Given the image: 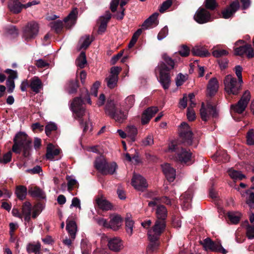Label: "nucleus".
I'll use <instances>...</instances> for the list:
<instances>
[{"label": "nucleus", "instance_id": "obj_1", "mask_svg": "<svg viewBox=\"0 0 254 254\" xmlns=\"http://www.w3.org/2000/svg\"><path fill=\"white\" fill-rule=\"evenodd\" d=\"M163 61H160L155 69L156 74L159 73L157 79L164 90L168 89L171 84V71L175 65V61L166 53L162 55Z\"/></svg>", "mask_w": 254, "mask_h": 254}, {"label": "nucleus", "instance_id": "obj_2", "mask_svg": "<svg viewBox=\"0 0 254 254\" xmlns=\"http://www.w3.org/2000/svg\"><path fill=\"white\" fill-rule=\"evenodd\" d=\"M135 102L133 95L128 96L125 99L126 109L127 111H124L122 109L118 108L113 100H108L105 106V113L110 118L115 120L119 123L125 122L127 117V110L131 108Z\"/></svg>", "mask_w": 254, "mask_h": 254}, {"label": "nucleus", "instance_id": "obj_3", "mask_svg": "<svg viewBox=\"0 0 254 254\" xmlns=\"http://www.w3.org/2000/svg\"><path fill=\"white\" fill-rule=\"evenodd\" d=\"M234 70L239 81L231 74L226 75L224 79L225 90L228 95H237L241 90V84L243 83V68L241 65H238L235 67Z\"/></svg>", "mask_w": 254, "mask_h": 254}, {"label": "nucleus", "instance_id": "obj_4", "mask_svg": "<svg viewBox=\"0 0 254 254\" xmlns=\"http://www.w3.org/2000/svg\"><path fill=\"white\" fill-rule=\"evenodd\" d=\"M13 142L12 151L14 153L20 154L22 149L23 156L24 157L29 156L32 140L27 134L23 132H19L14 137Z\"/></svg>", "mask_w": 254, "mask_h": 254}, {"label": "nucleus", "instance_id": "obj_5", "mask_svg": "<svg viewBox=\"0 0 254 254\" xmlns=\"http://www.w3.org/2000/svg\"><path fill=\"white\" fill-rule=\"evenodd\" d=\"M80 92L79 96L75 97L71 104L72 112L78 118H81L84 115L85 109L83 106L84 102L87 101L89 104H91L88 90L86 88H82L80 90Z\"/></svg>", "mask_w": 254, "mask_h": 254}, {"label": "nucleus", "instance_id": "obj_6", "mask_svg": "<svg viewBox=\"0 0 254 254\" xmlns=\"http://www.w3.org/2000/svg\"><path fill=\"white\" fill-rule=\"evenodd\" d=\"M169 150L176 152L175 158L177 161L188 165L192 164V153L190 149L179 146L172 142L169 145Z\"/></svg>", "mask_w": 254, "mask_h": 254}, {"label": "nucleus", "instance_id": "obj_7", "mask_svg": "<svg viewBox=\"0 0 254 254\" xmlns=\"http://www.w3.org/2000/svg\"><path fill=\"white\" fill-rule=\"evenodd\" d=\"M95 168L103 175H113L118 168L115 162L108 163L103 158H98L94 162Z\"/></svg>", "mask_w": 254, "mask_h": 254}, {"label": "nucleus", "instance_id": "obj_8", "mask_svg": "<svg viewBox=\"0 0 254 254\" xmlns=\"http://www.w3.org/2000/svg\"><path fill=\"white\" fill-rule=\"evenodd\" d=\"M179 136L182 142L186 145H191L193 133L190 127L186 122H183L179 127Z\"/></svg>", "mask_w": 254, "mask_h": 254}, {"label": "nucleus", "instance_id": "obj_9", "mask_svg": "<svg viewBox=\"0 0 254 254\" xmlns=\"http://www.w3.org/2000/svg\"><path fill=\"white\" fill-rule=\"evenodd\" d=\"M200 244L205 251L220 253L223 254L227 253V251L222 246L220 242L213 241L209 237L206 238L203 241H200Z\"/></svg>", "mask_w": 254, "mask_h": 254}, {"label": "nucleus", "instance_id": "obj_10", "mask_svg": "<svg viewBox=\"0 0 254 254\" xmlns=\"http://www.w3.org/2000/svg\"><path fill=\"white\" fill-rule=\"evenodd\" d=\"M39 30V24L35 21L28 22L23 30V37L27 41L35 39Z\"/></svg>", "mask_w": 254, "mask_h": 254}, {"label": "nucleus", "instance_id": "obj_11", "mask_svg": "<svg viewBox=\"0 0 254 254\" xmlns=\"http://www.w3.org/2000/svg\"><path fill=\"white\" fill-rule=\"evenodd\" d=\"M194 20L199 24H204L212 20L210 12L204 7H199L194 15Z\"/></svg>", "mask_w": 254, "mask_h": 254}, {"label": "nucleus", "instance_id": "obj_12", "mask_svg": "<svg viewBox=\"0 0 254 254\" xmlns=\"http://www.w3.org/2000/svg\"><path fill=\"white\" fill-rule=\"evenodd\" d=\"M237 43L243 44L239 47L235 48V53L236 55L242 56L244 54L247 55L249 59L252 58L254 57V49L251 44L245 43L243 40H239Z\"/></svg>", "mask_w": 254, "mask_h": 254}, {"label": "nucleus", "instance_id": "obj_13", "mask_svg": "<svg viewBox=\"0 0 254 254\" xmlns=\"http://www.w3.org/2000/svg\"><path fill=\"white\" fill-rule=\"evenodd\" d=\"M131 183L136 190L140 191H143L147 187L146 180L140 175L134 174Z\"/></svg>", "mask_w": 254, "mask_h": 254}, {"label": "nucleus", "instance_id": "obj_14", "mask_svg": "<svg viewBox=\"0 0 254 254\" xmlns=\"http://www.w3.org/2000/svg\"><path fill=\"white\" fill-rule=\"evenodd\" d=\"M158 111V108L154 106L149 107L144 110L141 116V124L142 125L147 124Z\"/></svg>", "mask_w": 254, "mask_h": 254}, {"label": "nucleus", "instance_id": "obj_15", "mask_svg": "<svg viewBox=\"0 0 254 254\" xmlns=\"http://www.w3.org/2000/svg\"><path fill=\"white\" fill-rule=\"evenodd\" d=\"M239 7L240 3L238 0L233 1L229 7L222 11V17L225 19L231 17Z\"/></svg>", "mask_w": 254, "mask_h": 254}, {"label": "nucleus", "instance_id": "obj_16", "mask_svg": "<svg viewBox=\"0 0 254 254\" xmlns=\"http://www.w3.org/2000/svg\"><path fill=\"white\" fill-rule=\"evenodd\" d=\"M219 88L218 81L216 78L212 77L208 81L207 87V95L213 97L217 92Z\"/></svg>", "mask_w": 254, "mask_h": 254}, {"label": "nucleus", "instance_id": "obj_17", "mask_svg": "<svg viewBox=\"0 0 254 254\" xmlns=\"http://www.w3.org/2000/svg\"><path fill=\"white\" fill-rule=\"evenodd\" d=\"M77 13L78 11L77 8H74L69 14L64 18V21L65 23L66 28L69 29L75 24L77 17Z\"/></svg>", "mask_w": 254, "mask_h": 254}, {"label": "nucleus", "instance_id": "obj_18", "mask_svg": "<svg viewBox=\"0 0 254 254\" xmlns=\"http://www.w3.org/2000/svg\"><path fill=\"white\" fill-rule=\"evenodd\" d=\"M158 15V13L155 12L147 18L142 24V29H147L148 28L156 26L159 23L157 19Z\"/></svg>", "mask_w": 254, "mask_h": 254}, {"label": "nucleus", "instance_id": "obj_19", "mask_svg": "<svg viewBox=\"0 0 254 254\" xmlns=\"http://www.w3.org/2000/svg\"><path fill=\"white\" fill-rule=\"evenodd\" d=\"M162 167L163 172L167 180L170 182H173L176 177V170L168 163L162 165Z\"/></svg>", "mask_w": 254, "mask_h": 254}, {"label": "nucleus", "instance_id": "obj_20", "mask_svg": "<svg viewBox=\"0 0 254 254\" xmlns=\"http://www.w3.org/2000/svg\"><path fill=\"white\" fill-rule=\"evenodd\" d=\"M108 246L110 250L116 252H119L123 248L122 240L120 238L116 237L109 240Z\"/></svg>", "mask_w": 254, "mask_h": 254}, {"label": "nucleus", "instance_id": "obj_21", "mask_svg": "<svg viewBox=\"0 0 254 254\" xmlns=\"http://www.w3.org/2000/svg\"><path fill=\"white\" fill-rule=\"evenodd\" d=\"M19 0H9L8 7L10 11L14 14L20 13L24 7V4Z\"/></svg>", "mask_w": 254, "mask_h": 254}, {"label": "nucleus", "instance_id": "obj_22", "mask_svg": "<svg viewBox=\"0 0 254 254\" xmlns=\"http://www.w3.org/2000/svg\"><path fill=\"white\" fill-rule=\"evenodd\" d=\"M192 194L191 191L188 190L181 195L180 199L184 208L189 209L191 206Z\"/></svg>", "mask_w": 254, "mask_h": 254}, {"label": "nucleus", "instance_id": "obj_23", "mask_svg": "<svg viewBox=\"0 0 254 254\" xmlns=\"http://www.w3.org/2000/svg\"><path fill=\"white\" fill-rule=\"evenodd\" d=\"M66 230L70 235L71 239H74L77 231V225L75 221L67 219L66 221Z\"/></svg>", "mask_w": 254, "mask_h": 254}, {"label": "nucleus", "instance_id": "obj_24", "mask_svg": "<svg viewBox=\"0 0 254 254\" xmlns=\"http://www.w3.org/2000/svg\"><path fill=\"white\" fill-rule=\"evenodd\" d=\"M191 52L193 56L200 57H207L210 55L207 49L199 46L193 47L191 50Z\"/></svg>", "mask_w": 254, "mask_h": 254}, {"label": "nucleus", "instance_id": "obj_25", "mask_svg": "<svg viewBox=\"0 0 254 254\" xmlns=\"http://www.w3.org/2000/svg\"><path fill=\"white\" fill-rule=\"evenodd\" d=\"M200 114L201 119L205 122L207 121L209 115L212 116L213 118H216L218 116V112L216 107L214 108V110L211 111V113H208L206 109L204 107V103H202L201 104V107L200 109Z\"/></svg>", "mask_w": 254, "mask_h": 254}, {"label": "nucleus", "instance_id": "obj_26", "mask_svg": "<svg viewBox=\"0 0 254 254\" xmlns=\"http://www.w3.org/2000/svg\"><path fill=\"white\" fill-rule=\"evenodd\" d=\"M242 217V214L238 211H229L226 213V218L232 224H237L239 223Z\"/></svg>", "mask_w": 254, "mask_h": 254}, {"label": "nucleus", "instance_id": "obj_27", "mask_svg": "<svg viewBox=\"0 0 254 254\" xmlns=\"http://www.w3.org/2000/svg\"><path fill=\"white\" fill-rule=\"evenodd\" d=\"M96 201L98 207L103 211L111 210L113 207L110 202L103 198H97Z\"/></svg>", "mask_w": 254, "mask_h": 254}, {"label": "nucleus", "instance_id": "obj_28", "mask_svg": "<svg viewBox=\"0 0 254 254\" xmlns=\"http://www.w3.org/2000/svg\"><path fill=\"white\" fill-rule=\"evenodd\" d=\"M30 87L33 92L39 93L40 89L42 87L41 80L37 77H34L30 80Z\"/></svg>", "mask_w": 254, "mask_h": 254}, {"label": "nucleus", "instance_id": "obj_29", "mask_svg": "<svg viewBox=\"0 0 254 254\" xmlns=\"http://www.w3.org/2000/svg\"><path fill=\"white\" fill-rule=\"evenodd\" d=\"M54 145L52 143H49L46 150V157L48 160H53L55 156H57L60 154L59 149H54Z\"/></svg>", "mask_w": 254, "mask_h": 254}, {"label": "nucleus", "instance_id": "obj_30", "mask_svg": "<svg viewBox=\"0 0 254 254\" xmlns=\"http://www.w3.org/2000/svg\"><path fill=\"white\" fill-rule=\"evenodd\" d=\"M15 194L17 197L20 200H23L26 198L27 194V188L22 185L16 187Z\"/></svg>", "mask_w": 254, "mask_h": 254}, {"label": "nucleus", "instance_id": "obj_31", "mask_svg": "<svg viewBox=\"0 0 254 254\" xmlns=\"http://www.w3.org/2000/svg\"><path fill=\"white\" fill-rule=\"evenodd\" d=\"M28 193L32 197H36L41 199H44L46 197L43 190L37 187L30 188Z\"/></svg>", "mask_w": 254, "mask_h": 254}, {"label": "nucleus", "instance_id": "obj_32", "mask_svg": "<svg viewBox=\"0 0 254 254\" xmlns=\"http://www.w3.org/2000/svg\"><path fill=\"white\" fill-rule=\"evenodd\" d=\"M166 227L165 221L157 220L153 227V232L157 235H160Z\"/></svg>", "mask_w": 254, "mask_h": 254}, {"label": "nucleus", "instance_id": "obj_33", "mask_svg": "<svg viewBox=\"0 0 254 254\" xmlns=\"http://www.w3.org/2000/svg\"><path fill=\"white\" fill-rule=\"evenodd\" d=\"M158 220L165 221L167 216V210L166 207L163 205H159L156 211Z\"/></svg>", "mask_w": 254, "mask_h": 254}, {"label": "nucleus", "instance_id": "obj_34", "mask_svg": "<svg viewBox=\"0 0 254 254\" xmlns=\"http://www.w3.org/2000/svg\"><path fill=\"white\" fill-rule=\"evenodd\" d=\"M79 81L76 78L75 79H71L68 81V89L69 94L76 93L78 88Z\"/></svg>", "mask_w": 254, "mask_h": 254}, {"label": "nucleus", "instance_id": "obj_35", "mask_svg": "<svg viewBox=\"0 0 254 254\" xmlns=\"http://www.w3.org/2000/svg\"><path fill=\"white\" fill-rule=\"evenodd\" d=\"M247 105L239 100V101L235 104L231 105V109L235 112L239 114H242L246 110Z\"/></svg>", "mask_w": 254, "mask_h": 254}, {"label": "nucleus", "instance_id": "obj_36", "mask_svg": "<svg viewBox=\"0 0 254 254\" xmlns=\"http://www.w3.org/2000/svg\"><path fill=\"white\" fill-rule=\"evenodd\" d=\"M228 172L230 177L234 180H242L246 178L245 175L241 171H236L232 168L229 169Z\"/></svg>", "mask_w": 254, "mask_h": 254}, {"label": "nucleus", "instance_id": "obj_37", "mask_svg": "<svg viewBox=\"0 0 254 254\" xmlns=\"http://www.w3.org/2000/svg\"><path fill=\"white\" fill-rule=\"evenodd\" d=\"M27 252L29 253H34L35 254H41V244L38 243L36 244L29 243L26 247Z\"/></svg>", "mask_w": 254, "mask_h": 254}, {"label": "nucleus", "instance_id": "obj_38", "mask_svg": "<svg viewBox=\"0 0 254 254\" xmlns=\"http://www.w3.org/2000/svg\"><path fill=\"white\" fill-rule=\"evenodd\" d=\"M122 221V219L120 215H115L110 221L109 226L112 229H117Z\"/></svg>", "mask_w": 254, "mask_h": 254}, {"label": "nucleus", "instance_id": "obj_39", "mask_svg": "<svg viewBox=\"0 0 254 254\" xmlns=\"http://www.w3.org/2000/svg\"><path fill=\"white\" fill-rule=\"evenodd\" d=\"M51 27L57 34H60L63 31L64 23L61 20H57L51 23Z\"/></svg>", "mask_w": 254, "mask_h": 254}, {"label": "nucleus", "instance_id": "obj_40", "mask_svg": "<svg viewBox=\"0 0 254 254\" xmlns=\"http://www.w3.org/2000/svg\"><path fill=\"white\" fill-rule=\"evenodd\" d=\"M76 64L80 68H83L85 67V65L87 64V60L85 52H82L78 58L75 61Z\"/></svg>", "mask_w": 254, "mask_h": 254}, {"label": "nucleus", "instance_id": "obj_41", "mask_svg": "<svg viewBox=\"0 0 254 254\" xmlns=\"http://www.w3.org/2000/svg\"><path fill=\"white\" fill-rule=\"evenodd\" d=\"M130 216L131 215L130 214H127L125 219L126 231L129 235H131L132 234V229L134 224V222L130 218Z\"/></svg>", "mask_w": 254, "mask_h": 254}, {"label": "nucleus", "instance_id": "obj_42", "mask_svg": "<svg viewBox=\"0 0 254 254\" xmlns=\"http://www.w3.org/2000/svg\"><path fill=\"white\" fill-rule=\"evenodd\" d=\"M66 179L67 181V190L69 191L72 190L74 188H78L79 184L76 180L70 178L68 176H66Z\"/></svg>", "mask_w": 254, "mask_h": 254}, {"label": "nucleus", "instance_id": "obj_43", "mask_svg": "<svg viewBox=\"0 0 254 254\" xmlns=\"http://www.w3.org/2000/svg\"><path fill=\"white\" fill-rule=\"evenodd\" d=\"M107 81V86L111 89L115 88L117 85L118 81V77L114 76V75H110L108 77L106 78Z\"/></svg>", "mask_w": 254, "mask_h": 254}, {"label": "nucleus", "instance_id": "obj_44", "mask_svg": "<svg viewBox=\"0 0 254 254\" xmlns=\"http://www.w3.org/2000/svg\"><path fill=\"white\" fill-rule=\"evenodd\" d=\"M58 129L57 125L54 123L50 122L45 127V133L48 136H50L52 131H56Z\"/></svg>", "mask_w": 254, "mask_h": 254}, {"label": "nucleus", "instance_id": "obj_45", "mask_svg": "<svg viewBox=\"0 0 254 254\" xmlns=\"http://www.w3.org/2000/svg\"><path fill=\"white\" fill-rule=\"evenodd\" d=\"M204 4L207 10H214L218 5L216 0H205Z\"/></svg>", "mask_w": 254, "mask_h": 254}, {"label": "nucleus", "instance_id": "obj_46", "mask_svg": "<svg viewBox=\"0 0 254 254\" xmlns=\"http://www.w3.org/2000/svg\"><path fill=\"white\" fill-rule=\"evenodd\" d=\"M111 17L112 14L109 10H107L106 11L104 15H102L99 17V22L106 24L107 25V24L111 19Z\"/></svg>", "mask_w": 254, "mask_h": 254}, {"label": "nucleus", "instance_id": "obj_47", "mask_svg": "<svg viewBox=\"0 0 254 254\" xmlns=\"http://www.w3.org/2000/svg\"><path fill=\"white\" fill-rule=\"evenodd\" d=\"M127 133L132 141H134L135 136L137 133V128L133 126H128L127 127Z\"/></svg>", "mask_w": 254, "mask_h": 254}, {"label": "nucleus", "instance_id": "obj_48", "mask_svg": "<svg viewBox=\"0 0 254 254\" xmlns=\"http://www.w3.org/2000/svg\"><path fill=\"white\" fill-rule=\"evenodd\" d=\"M32 205L29 201H26L23 203L22 207V212L23 214H31Z\"/></svg>", "mask_w": 254, "mask_h": 254}, {"label": "nucleus", "instance_id": "obj_49", "mask_svg": "<svg viewBox=\"0 0 254 254\" xmlns=\"http://www.w3.org/2000/svg\"><path fill=\"white\" fill-rule=\"evenodd\" d=\"M190 51L189 47L185 45H182L179 51V53L182 57H187L190 55Z\"/></svg>", "mask_w": 254, "mask_h": 254}, {"label": "nucleus", "instance_id": "obj_50", "mask_svg": "<svg viewBox=\"0 0 254 254\" xmlns=\"http://www.w3.org/2000/svg\"><path fill=\"white\" fill-rule=\"evenodd\" d=\"M251 97L250 92L249 90L245 91L241 99L239 100L241 102L246 104L248 106V104L250 101Z\"/></svg>", "mask_w": 254, "mask_h": 254}, {"label": "nucleus", "instance_id": "obj_51", "mask_svg": "<svg viewBox=\"0 0 254 254\" xmlns=\"http://www.w3.org/2000/svg\"><path fill=\"white\" fill-rule=\"evenodd\" d=\"M247 144L250 145H254V130L250 129L247 134Z\"/></svg>", "mask_w": 254, "mask_h": 254}, {"label": "nucleus", "instance_id": "obj_52", "mask_svg": "<svg viewBox=\"0 0 254 254\" xmlns=\"http://www.w3.org/2000/svg\"><path fill=\"white\" fill-rule=\"evenodd\" d=\"M228 54V52L227 51L220 49H215L212 52L213 56L216 58H220Z\"/></svg>", "mask_w": 254, "mask_h": 254}, {"label": "nucleus", "instance_id": "obj_53", "mask_svg": "<svg viewBox=\"0 0 254 254\" xmlns=\"http://www.w3.org/2000/svg\"><path fill=\"white\" fill-rule=\"evenodd\" d=\"M246 222L248 224L247 226V236L248 239H253L254 238V226L250 225L248 224V220H246Z\"/></svg>", "mask_w": 254, "mask_h": 254}, {"label": "nucleus", "instance_id": "obj_54", "mask_svg": "<svg viewBox=\"0 0 254 254\" xmlns=\"http://www.w3.org/2000/svg\"><path fill=\"white\" fill-rule=\"evenodd\" d=\"M172 4V0H166L161 4L159 11L161 13H164L167 9H168Z\"/></svg>", "mask_w": 254, "mask_h": 254}, {"label": "nucleus", "instance_id": "obj_55", "mask_svg": "<svg viewBox=\"0 0 254 254\" xmlns=\"http://www.w3.org/2000/svg\"><path fill=\"white\" fill-rule=\"evenodd\" d=\"M4 72L9 74L7 79L10 80H14L18 77L17 72L16 70L8 68L5 70Z\"/></svg>", "mask_w": 254, "mask_h": 254}, {"label": "nucleus", "instance_id": "obj_56", "mask_svg": "<svg viewBox=\"0 0 254 254\" xmlns=\"http://www.w3.org/2000/svg\"><path fill=\"white\" fill-rule=\"evenodd\" d=\"M168 34V28L167 26L164 27L159 32L157 35V39L161 40L164 39Z\"/></svg>", "mask_w": 254, "mask_h": 254}, {"label": "nucleus", "instance_id": "obj_57", "mask_svg": "<svg viewBox=\"0 0 254 254\" xmlns=\"http://www.w3.org/2000/svg\"><path fill=\"white\" fill-rule=\"evenodd\" d=\"M100 85V82L98 81H96L92 85L91 88V94L94 96L96 97L98 95V89Z\"/></svg>", "mask_w": 254, "mask_h": 254}, {"label": "nucleus", "instance_id": "obj_58", "mask_svg": "<svg viewBox=\"0 0 254 254\" xmlns=\"http://www.w3.org/2000/svg\"><path fill=\"white\" fill-rule=\"evenodd\" d=\"M6 84L7 87V92L9 93L13 92L15 88V83L14 80L7 79Z\"/></svg>", "mask_w": 254, "mask_h": 254}, {"label": "nucleus", "instance_id": "obj_59", "mask_svg": "<svg viewBox=\"0 0 254 254\" xmlns=\"http://www.w3.org/2000/svg\"><path fill=\"white\" fill-rule=\"evenodd\" d=\"M217 62L221 70L227 68L229 61L227 59H221L218 60Z\"/></svg>", "mask_w": 254, "mask_h": 254}, {"label": "nucleus", "instance_id": "obj_60", "mask_svg": "<svg viewBox=\"0 0 254 254\" xmlns=\"http://www.w3.org/2000/svg\"><path fill=\"white\" fill-rule=\"evenodd\" d=\"M185 76L181 73H180L176 78V84L178 86H181L185 81Z\"/></svg>", "mask_w": 254, "mask_h": 254}, {"label": "nucleus", "instance_id": "obj_61", "mask_svg": "<svg viewBox=\"0 0 254 254\" xmlns=\"http://www.w3.org/2000/svg\"><path fill=\"white\" fill-rule=\"evenodd\" d=\"M187 116L188 119L190 121H193L195 119V114L192 109H190V107L187 109Z\"/></svg>", "mask_w": 254, "mask_h": 254}, {"label": "nucleus", "instance_id": "obj_62", "mask_svg": "<svg viewBox=\"0 0 254 254\" xmlns=\"http://www.w3.org/2000/svg\"><path fill=\"white\" fill-rule=\"evenodd\" d=\"M42 171V168L40 166H38V165L35 166L32 169H29L25 171V172L26 173H30L31 174H39Z\"/></svg>", "mask_w": 254, "mask_h": 254}, {"label": "nucleus", "instance_id": "obj_63", "mask_svg": "<svg viewBox=\"0 0 254 254\" xmlns=\"http://www.w3.org/2000/svg\"><path fill=\"white\" fill-rule=\"evenodd\" d=\"M12 153L10 151L4 154L2 159V163L6 164L11 160Z\"/></svg>", "mask_w": 254, "mask_h": 254}, {"label": "nucleus", "instance_id": "obj_64", "mask_svg": "<svg viewBox=\"0 0 254 254\" xmlns=\"http://www.w3.org/2000/svg\"><path fill=\"white\" fill-rule=\"evenodd\" d=\"M80 245L81 251L91 250V246L86 240L82 239Z\"/></svg>", "mask_w": 254, "mask_h": 254}]
</instances>
